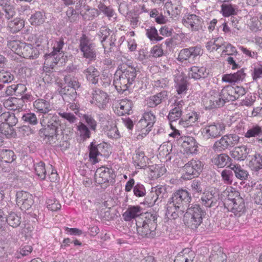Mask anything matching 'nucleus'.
Returning a JSON list of instances; mask_svg holds the SVG:
<instances>
[{
    "label": "nucleus",
    "mask_w": 262,
    "mask_h": 262,
    "mask_svg": "<svg viewBox=\"0 0 262 262\" xmlns=\"http://www.w3.org/2000/svg\"><path fill=\"white\" fill-rule=\"evenodd\" d=\"M135 68L128 67L124 70H118L114 75L113 84L118 93L122 94L128 90L137 76Z\"/></svg>",
    "instance_id": "1"
},
{
    "label": "nucleus",
    "mask_w": 262,
    "mask_h": 262,
    "mask_svg": "<svg viewBox=\"0 0 262 262\" xmlns=\"http://www.w3.org/2000/svg\"><path fill=\"white\" fill-rule=\"evenodd\" d=\"M63 126L58 117L53 115L48 120L47 126L39 130L40 136H45L50 144H53L62 139Z\"/></svg>",
    "instance_id": "2"
},
{
    "label": "nucleus",
    "mask_w": 262,
    "mask_h": 262,
    "mask_svg": "<svg viewBox=\"0 0 262 262\" xmlns=\"http://www.w3.org/2000/svg\"><path fill=\"white\" fill-rule=\"evenodd\" d=\"M224 205L229 211L238 216H240L245 210L244 201L238 191L229 194L225 200Z\"/></svg>",
    "instance_id": "3"
},
{
    "label": "nucleus",
    "mask_w": 262,
    "mask_h": 262,
    "mask_svg": "<svg viewBox=\"0 0 262 262\" xmlns=\"http://www.w3.org/2000/svg\"><path fill=\"white\" fill-rule=\"evenodd\" d=\"M64 45V41L62 38L56 42L54 47L53 51L45 55V70L50 71L53 67H55L59 61L60 58L58 57L57 54L59 53Z\"/></svg>",
    "instance_id": "4"
},
{
    "label": "nucleus",
    "mask_w": 262,
    "mask_h": 262,
    "mask_svg": "<svg viewBox=\"0 0 262 262\" xmlns=\"http://www.w3.org/2000/svg\"><path fill=\"white\" fill-rule=\"evenodd\" d=\"M79 49L84 58L89 59L90 61L96 59L95 45L85 34H83L79 39Z\"/></svg>",
    "instance_id": "5"
},
{
    "label": "nucleus",
    "mask_w": 262,
    "mask_h": 262,
    "mask_svg": "<svg viewBox=\"0 0 262 262\" xmlns=\"http://www.w3.org/2000/svg\"><path fill=\"white\" fill-rule=\"evenodd\" d=\"M203 164L198 160H191L183 167V176L184 179H191L198 177L203 169Z\"/></svg>",
    "instance_id": "6"
},
{
    "label": "nucleus",
    "mask_w": 262,
    "mask_h": 262,
    "mask_svg": "<svg viewBox=\"0 0 262 262\" xmlns=\"http://www.w3.org/2000/svg\"><path fill=\"white\" fill-rule=\"evenodd\" d=\"M225 129L224 124L213 122L205 125L202 129V133L207 139H213L221 136Z\"/></svg>",
    "instance_id": "7"
},
{
    "label": "nucleus",
    "mask_w": 262,
    "mask_h": 262,
    "mask_svg": "<svg viewBox=\"0 0 262 262\" xmlns=\"http://www.w3.org/2000/svg\"><path fill=\"white\" fill-rule=\"evenodd\" d=\"M115 177L116 174L113 169L103 167L97 169L95 174L96 182L99 184L106 183L113 184Z\"/></svg>",
    "instance_id": "8"
},
{
    "label": "nucleus",
    "mask_w": 262,
    "mask_h": 262,
    "mask_svg": "<svg viewBox=\"0 0 262 262\" xmlns=\"http://www.w3.org/2000/svg\"><path fill=\"white\" fill-rule=\"evenodd\" d=\"M183 25L192 31H197L202 28L203 20L201 17L195 14L185 15L182 19Z\"/></svg>",
    "instance_id": "9"
},
{
    "label": "nucleus",
    "mask_w": 262,
    "mask_h": 262,
    "mask_svg": "<svg viewBox=\"0 0 262 262\" xmlns=\"http://www.w3.org/2000/svg\"><path fill=\"white\" fill-rule=\"evenodd\" d=\"M16 197V204L23 211L28 210L33 204L32 195L26 191H18Z\"/></svg>",
    "instance_id": "10"
},
{
    "label": "nucleus",
    "mask_w": 262,
    "mask_h": 262,
    "mask_svg": "<svg viewBox=\"0 0 262 262\" xmlns=\"http://www.w3.org/2000/svg\"><path fill=\"white\" fill-rule=\"evenodd\" d=\"M170 200L185 209L184 206L187 207L191 200V197L187 190L181 189L173 193Z\"/></svg>",
    "instance_id": "11"
},
{
    "label": "nucleus",
    "mask_w": 262,
    "mask_h": 262,
    "mask_svg": "<svg viewBox=\"0 0 262 262\" xmlns=\"http://www.w3.org/2000/svg\"><path fill=\"white\" fill-rule=\"evenodd\" d=\"M203 104L206 109H213L220 107L224 105L220 94L214 91H211L209 96L203 99Z\"/></svg>",
    "instance_id": "12"
},
{
    "label": "nucleus",
    "mask_w": 262,
    "mask_h": 262,
    "mask_svg": "<svg viewBox=\"0 0 262 262\" xmlns=\"http://www.w3.org/2000/svg\"><path fill=\"white\" fill-rule=\"evenodd\" d=\"M108 102L107 94L99 90H95L92 93L91 102L97 105L99 108H104Z\"/></svg>",
    "instance_id": "13"
},
{
    "label": "nucleus",
    "mask_w": 262,
    "mask_h": 262,
    "mask_svg": "<svg viewBox=\"0 0 262 262\" xmlns=\"http://www.w3.org/2000/svg\"><path fill=\"white\" fill-rule=\"evenodd\" d=\"M178 144L185 149L187 152L195 154L197 151V145L195 139L191 137H180L178 140Z\"/></svg>",
    "instance_id": "14"
},
{
    "label": "nucleus",
    "mask_w": 262,
    "mask_h": 262,
    "mask_svg": "<svg viewBox=\"0 0 262 262\" xmlns=\"http://www.w3.org/2000/svg\"><path fill=\"white\" fill-rule=\"evenodd\" d=\"M137 231L142 237L152 238L156 235V230H152L149 225H145L140 219L136 220Z\"/></svg>",
    "instance_id": "15"
},
{
    "label": "nucleus",
    "mask_w": 262,
    "mask_h": 262,
    "mask_svg": "<svg viewBox=\"0 0 262 262\" xmlns=\"http://www.w3.org/2000/svg\"><path fill=\"white\" fill-rule=\"evenodd\" d=\"M184 209L169 199L167 204L166 215L169 219L174 220L183 214Z\"/></svg>",
    "instance_id": "16"
},
{
    "label": "nucleus",
    "mask_w": 262,
    "mask_h": 262,
    "mask_svg": "<svg viewBox=\"0 0 262 262\" xmlns=\"http://www.w3.org/2000/svg\"><path fill=\"white\" fill-rule=\"evenodd\" d=\"M22 48L19 55H21L23 57L29 59L37 58L39 54V49L33 47L31 44L24 43L22 44Z\"/></svg>",
    "instance_id": "17"
},
{
    "label": "nucleus",
    "mask_w": 262,
    "mask_h": 262,
    "mask_svg": "<svg viewBox=\"0 0 262 262\" xmlns=\"http://www.w3.org/2000/svg\"><path fill=\"white\" fill-rule=\"evenodd\" d=\"M219 200V195L212 191H207L204 193L201 197V203L206 207L217 206V202Z\"/></svg>",
    "instance_id": "18"
},
{
    "label": "nucleus",
    "mask_w": 262,
    "mask_h": 262,
    "mask_svg": "<svg viewBox=\"0 0 262 262\" xmlns=\"http://www.w3.org/2000/svg\"><path fill=\"white\" fill-rule=\"evenodd\" d=\"M212 163L218 168H223L231 164V158L226 154L216 155L211 159Z\"/></svg>",
    "instance_id": "19"
},
{
    "label": "nucleus",
    "mask_w": 262,
    "mask_h": 262,
    "mask_svg": "<svg viewBox=\"0 0 262 262\" xmlns=\"http://www.w3.org/2000/svg\"><path fill=\"white\" fill-rule=\"evenodd\" d=\"M59 94L62 96L64 102L69 103L75 101L77 96L76 91L71 88H61L59 91Z\"/></svg>",
    "instance_id": "20"
},
{
    "label": "nucleus",
    "mask_w": 262,
    "mask_h": 262,
    "mask_svg": "<svg viewBox=\"0 0 262 262\" xmlns=\"http://www.w3.org/2000/svg\"><path fill=\"white\" fill-rule=\"evenodd\" d=\"M137 219L142 220V222L146 225H149V227L152 230H156L157 228V215L155 213L151 212H145L142 214Z\"/></svg>",
    "instance_id": "21"
},
{
    "label": "nucleus",
    "mask_w": 262,
    "mask_h": 262,
    "mask_svg": "<svg viewBox=\"0 0 262 262\" xmlns=\"http://www.w3.org/2000/svg\"><path fill=\"white\" fill-rule=\"evenodd\" d=\"M246 76L243 69L238 71L234 74H227L223 75L222 76V81L228 82L233 83L237 82L239 81L243 80Z\"/></svg>",
    "instance_id": "22"
},
{
    "label": "nucleus",
    "mask_w": 262,
    "mask_h": 262,
    "mask_svg": "<svg viewBox=\"0 0 262 262\" xmlns=\"http://www.w3.org/2000/svg\"><path fill=\"white\" fill-rule=\"evenodd\" d=\"M33 105L37 111L42 114H48L52 110L50 103L46 100L38 99L34 102Z\"/></svg>",
    "instance_id": "23"
},
{
    "label": "nucleus",
    "mask_w": 262,
    "mask_h": 262,
    "mask_svg": "<svg viewBox=\"0 0 262 262\" xmlns=\"http://www.w3.org/2000/svg\"><path fill=\"white\" fill-rule=\"evenodd\" d=\"M186 213L191 215V216L198 219L199 223H202L203 217L206 214L199 205H192L191 207H188Z\"/></svg>",
    "instance_id": "24"
},
{
    "label": "nucleus",
    "mask_w": 262,
    "mask_h": 262,
    "mask_svg": "<svg viewBox=\"0 0 262 262\" xmlns=\"http://www.w3.org/2000/svg\"><path fill=\"white\" fill-rule=\"evenodd\" d=\"M141 210V208L139 206H133L128 207L123 214L124 219L126 221H129L136 217L137 219L142 214Z\"/></svg>",
    "instance_id": "25"
},
{
    "label": "nucleus",
    "mask_w": 262,
    "mask_h": 262,
    "mask_svg": "<svg viewBox=\"0 0 262 262\" xmlns=\"http://www.w3.org/2000/svg\"><path fill=\"white\" fill-rule=\"evenodd\" d=\"M24 42H20L15 36H9L7 37V47L14 53L19 55Z\"/></svg>",
    "instance_id": "26"
},
{
    "label": "nucleus",
    "mask_w": 262,
    "mask_h": 262,
    "mask_svg": "<svg viewBox=\"0 0 262 262\" xmlns=\"http://www.w3.org/2000/svg\"><path fill=\"white\" fill-rule=\"evenodd\" d=\"M208 73L206 72V69L203 67H192L189 73V77L195 80L204 78L206 77Z\"/></svg>",
    "instance_id": "27"
},
{
    "label": "nucleus",
    "mask_w": 262,
    "mask_h": 262,
    "mask_svg": "<svg viewBox=\"0 0 262 262\" xmlns=\"http://www.w3.org/2000/svg\"><path fill=\"white\" fill-rule=\"evenodd\" d=\"M103 145L101 144H99L97 145L95 144V143L92 142L91 143L89 148V158L93 163H96L98 162L97 156L100 155V152L99 150L101 148L103 147Z\"/></svg>",
    "instance_id": "28"
},
{
    "label": "nucleus",
    "mask_w": 262,
    "mask_h": 262,
    "mask_svg": "<svg viewBox=\"0 0 262 262\" xmlns=\"http://www.w3.org/2000/svg\"><path fill=\"white\" fill-rule=\"evenodd\" d=\"M80 13L85 20H92L99 14L98 9L91 8L88 5L85 6L84 9L80 11Z\"/></svg>",
    "instance_id": "29"
},
{
    "label": "nucleus",
    "mask_w": 262,
    "mask_h": 262,
    "mask_svg": "<svg viewBox=\"0 0 262 262\" xmlns=\"http://www.w3.org/2000/svg\"><path fill=\"white\" fill-rule=\"evenodd\" d=\"M251 170L257 175L259 169L262 168V156L259 153H256L249 163Z\"/></svg>",
    "instance_id": "30"
},
{
    "label": "nucleus",
    "mask_w": 262,
    "mask_h": 262,
    "mask_svg": "<svg viewBox=\"0 0 262 262\" xmlns=\"http://www.w3.org/2000/svg\"><path fill=\"white\" fill-rule=\"evenodd\" d=\"M249 151L250 149L246 146H241L236 147L232 155L236 160L243 161L247 157Z\"/></svg>",
    "instance_id": "31"
},
{
    "label": "nucleus",
    "mask_w": 262,
    "mask_h": 262,
    "mask_svg": "<svg viewBox=\"0 0 262 262\" xmlns=\"http://www.w3.org/2000/svg\"><path fill=\"white\" fill-rule=\"evenodd\" d=\"M174 81L176 83L175 87L178 94L180 95L185 93L187 90V81L186 78L182 75H179L176 77Z\"/></svg>",
    "instance_id": "32"
},
{
    "label": "nucleus",
    "mask_w": 262,
    "mask_h": 262,
    "mask_svg": "<svg viewBox=\"0 0 262 262\" xmlns=\"http://www.w3.org/2000/svg\"><path fill=\"white\" fill-rule=\"evenodd\" d=\"M230 169L232 170L236 177L241 180H246L248 176V172L244 169L239 165L230 164L229 166Z\"/></svg>",
    "instance_id": "33"
},
{
    "label": "nucleus",
    "mask_w": 262,
    "mask_h": 262,
    "mask_svg": "<svg viewBox=\"0 0 262 262\" xmlns=\"http://www.w3.org/2000/svg\"><path fill=\"white\" fill-rule=\"evenodd\" d=\"M133 106L132 102L127 99L121 100L120 102L118 104V108L119 113V115H124L126 114H130V112L132 111Z\"/></svg>",
    "instance_id": "34"
},
{
    "label": "nucleus",
    "mask_w": 262,
    "mask_h": 262,
    "mask_svg": "<svg viewBox=\"0 0 262 262\" xmlns=\"http://www.w3.org/2000/svg\"><path fill=\"white\" fill-rule=\"evenodd\" d=\"M16 158L14 152L10 149H0V158L2 162L12 163Z\"/></svg>",
    "instance_id": "35"
},
{
    "label": "nucleus",
    "mask_w": 262,
    "mask_h": 262,
    "mask_svg": "<svg viewBox=\"0 0 262 262\" xmlns=\"http://www.w3.org/2000/svg\"><path fill=\"white\" fill-rule=\"evenodd\" d=\"M24 26V23L20 18H16L9 21L7 25L9 31L13 33L19 31Z\"/></svg>",
    "instance_id": "36"
},
{
    "label": "nucleus",
    "mask_w": 262,
    "mask_h": 262,
    "mask_svg": "<svg viewBox=\"0 0 262 262\" xmlns=\"http://www.w3.org/2000/svg\"><path fill=\"white\" fill-rule=\"evenodd\" d=\"M183 222L187 227L193 230L196 229L201 224L198 219L186 213L183 216Z\"/></svg>",
    "instance_id": "37"
},
{
    "label": "nucleus",
    "mask_w": 262,
    "mask_h": 262,
    "mask_svg": "<svg viewBox=\"0 0 262 262\" xmlns=\"http://www.w3.org/2000/svg\"><path fill=\"white\" fill-rule=\"evenodd\" d=\"M0 119L2 120H4L6 123L5 124H8L10 126H15L17 122L18 119L15 116V115L13 113H10V112H5L0 115Z\"/></svg>",
    "instance_id": "38"
},
{
    "label": "nucleus",
    "mask_w": 262,
    "mask_h": 262,
    "mask_svg": "<svg viewBox=\"0 0 262 262\" xmlns=\"http://www.w3.org/2000/svg\"><path fill=\"white\" fill-rule=\"evenodd\" d=\"M116 41V34L115 33H112L111 34L108 40H105L102 43L105 53H109L112 52L113 48L115 47V42Z\"/></svg>",
    "instance_id": "39"
},
{
    "label": "nucleus",
    "mask_w": 262,
    "mask_h": 262,
    "mask_svg": "<svg viewBox=\"0 0 262 262\" xmlns=\"http://www.w3.org/2000/svg\"><path fill=\"white\" fill-rule=\"evenodd\" d=\"M77 131L80 138L85 140L91 137V131L90 128L84 123L79 122L77 126Z\"/></svg>",
    "instance_id": "40"
},
{
    "label": "nucleus",
    "mask_w": 262,
    "mask_h": 262,
    "mask_svg": "<svg viewBox=\"0 0 262 262\" xmlns=\"http://www.w3.org/2000/svg\"><path fill=\"white\" fill-rule=\"evenodd\" d=\"M225 136L222 137L220 140L215 141L212 146L214 151H222L228 148L229 146Z\"/></svg>",
    "instance_id": "41"
},
{
    "label": "nucleus",
    "mask_w": 262,
    "mask_h": 262,
    "mask_svg": "<svg viewBox=\"0 0 262 262\" xmlns=\"http://www.w3.org/2000/svg\"><path fill=\"white\" fill-rule=\"evenodd\" d=\"M172 145L169 143H163L159 148V154L162 157H165L167 160H171L170 153Z\"/></svg>",
    "instance_id": "42"
},
{
    "label": "nucleus",
    "mask_w": 262,
    "mask_h": 262,
    "mask_svg": "<svg viewBox=\"0 0 262 262\" xmlns=\"http://www.w3.org/2000/svg\"><path fill=\"white\" fill-rule=\"evenodd\" d=\"M7 222L9 225L13 228H16L21 223V217L14 212H10L6 217Z\"/></svg>",
    "instance_id": "43"
},
{
    "label": "nucleus",
    "mask_w": 262,
    "mask_h": 262,
    "mask_svg": "<svg viewBox=\"0 0 262 262\" xmlns=\"http://www.w3.org/2000/svg\"><path fill=\"white\" fill-rule=\"evenodd\" d=\"M136 156L134 158V161L137 163V165L140 168L146 166V159L147 158L145 156L144 151L140 148L136 150Z\"/></svg>",
    "instance_id": "44"
},
{
    "label": "nucleus",
    "mask_w": 262,
    "mask_h": 262,
    "mask_svg": "<svg viewBox=\"0 0 262 262\" xmlns=\"http://www.w3.org/2000/svg\"><path fill=\"white\" fill-rule=\"evenodd\" d=\"M262 133L261 127L258 125L253 126L250 128L245 134V137L247 138L251 137H257L258 141H262V139H259V135Z\"/></svg>",
    "instance_id": "45"
},
{
    "label": "nucleus",
    "mask_w": 262,
    "mask_h": 262,
    "mask_svg": "<svg viewBox=\"0 0 262 262\" xmlns=\"http://www.w3.org/2000/svg\"><path fill=\"white\" fill-rule=\"evenodd\" d=\"M45 15L42 12L37 11L32 15L30 21L32 25H40L45 21Z\"/></svg>",
    "instance_id": "46"
},
{
    "label": "nucleus",
    "mask_w": 262,
    "mask_h": 262,
    "mask_svg": "<svg viewBox=\"0 0 262 262\" xmlns=\"http://www.w3.org/2000/svg\"><path fill=\"white\" fill-rule=\"evenodd\" d=\"M182 111L178 110V108H172L169 113L168 119L170 121V125L171 128L173 127V123H176L177 120H179L182 116Z\"/></svg>",
    "instance_id": "47"
},
{
    "label": "nucleus",
    "mask_w": 262,
    "mask_h": 262,
    "mask_svg": "<svg viewBox=\"0 0 262 262\" xmlns=\"http://www.w3.org/2000/svg\"><path fill=\"white\" fill-rule=\"evenodd\" d=\"M221 8L223 15L224 16L227 17L230 15H234L236 13V10L237 9V7L235 5L223 4L221 6Z\"/></svg>",
    "instance_id": "48"
},
{
    "label": "nucleus",
    "mask_w": 262,
    "mask_h": 262,
    "mask_svg": "<svg viewBox=\"0 0 262 262\" xmlns=\"http://www.w3.org/2000/svg\"><path fill=\"white\" fill-rule=\"evenodd\" d=\"M34 170L36 174L41 180H45L46 176L45 164L43 162H39L34 164Z\"/></svg>",
    "instance_id": "49"
},
{
    "label": "nucleus",
    "mask_w": 262,
    "mask_h": 262,
    "mask_svg": "<svg viewBox=\"0 0 262 262\" xmlns=\"http://www.w3.org/2000/svg\"><path fill=\"white\" fill-rule=\"evenodd\" d=\"M146 35L151 41H160L163 37L159 36L158 31L155 27H150L146 30Z\"/></svg>",
    "instance_id": "50"
},
{
    "label": "nucleus",
    "mask_w": 262,
    "mask_h": 262,
    "mask_svg": "<svg viewBox=\"0 0 262 262\" xmlns=\"http://www.w3.org/2000/svg\"><path fill=\"white\" fill-rule=\"evenodd\" d=\"M64 81L67 84L64 87L71 88L76 91L80 86V84L77 78L74 77H71L70 76H66L64 77Z\"/></svg>",
    "instance_id": "51"
},
{
    "label": "nucleus",
    "mask_w": 262,
    "mask_h": 262,
    "mask_svg": "<svg viewBox=\"0 0 262 262\" xmlns=\"http://www.w3.org/2000/svg\"><path fill=\"white\" fill-rule=\"evenodd\" d=\"M191 187L194 193H201L205 188L204 182L202 180H194L191 182Z\"/></svg>",
    "instance_id": "52"
},
{
    "label": "nucleus",
    "mask_w": 262,
    "mask_h": 262,
    "mask_svg": "<svg viewBox=\"0 0 262 262\" xmlns=\"http://www.w3.org/2000/svg\"><path fill=\"white\" fill-rule=\"evenodd\" d=\"M112 32V31L106 26H103L100 28L97 36L101 43L106 40L107 37L111 35Z\"/></svg>",
    "instance_id": "53"
},
{
    "label": "nucleus",
    "mask_w": 262,
    "mask_h": 262,
    "mask_svg": "<svg viewBox=\"0 0 262 262\" xmlns=\"http://www.w3.org/2000/svg\"><path fill=\"white\" fill-rule=\"evenodd\" d=\"M0 130L2 134L6 135L7 138L14 137L16 135V133L13 128V126H10L8 124L3 123V125L0 127Z\"/></svg>",
    "instance_id": "54"
},
{
    "label": "nucleus",
    "mask_w": 262,
    "mask_h": 262,
    "mask_svg": "<svg viewBox=\"0 0 262 262\" xmlns=\"http://www.w3.org/2000/svg\"><path fill=\"white\" fill-rule=\"evenodd\" d=\"M2 8L5 12V16L7 19H10L15 16L16 14L15 8L13 5H11L10 3L3 7Z\"/></svg>",
    "instance_id": "55"
},
{
    "label": "nucleus",
    "mask_w": 262,
    "mask_h": 262,
    "mask_svg": "<svg viewBox=\"0 0 262 262\" xmlns=\"http://www.w3.org/2000/svg\"><path fill=\"white\" fill-rule=\"evenodd\" d=\"M76 10L73 7H69L66 11L67 19L71 23H74L78 20L79 14Z\"/></svg>",
    "instance_id": "56"
},
{
    "label": "nucleus",
    "mask_w": 262,
    "mask_h": 262,
    "mask_svg": "<svg viewBox=\"0 0 262 262\" xmlns=\"http://www.w3.org/2000/svg\"><path fill=\"white\" fill-rule=\"evenodd\" d=\"M14 79V76L10 72L2 71L0 72V82L4 83L11 82Z\"/></svg>",
    "instance_id": "57"
},
{
    "label": "nucleus",
    "mask_w": 262,
    "mask_h": 262,
    "mask_svg": "<svg viewBox=\"0 0 262 262\" xmlns=\"http://www.w3.org/2000/svg\"><path fill=\"white\" fill-rule=\"evenodd\" d=\"M226 255L221 251L214 253L209 256V262H226Z\"/></svg>",
    "instance_id": "58"
},
{
    "label": "nucleus",
    "mask_w": 262,
    "mask_h": 262,
    "mask_svg": "<svg viewBox=\"0 0 262 262\" xmlns=\"http://www.w3.org/2000/svg\"><path fill=\"white\" fill-rule=\"evenodd\" d=\"M232 170L224 169L221 172L222 179L226 184H231L233 177Z\"/></svg>",
    "instance_id": "59"
},
{
    "label": "nucleus",
    "mask_w": 262,
    "mask_h": 262,
    "mask_svg": "<svg viewBox=\"0 0 262 262\" xmlns=\"http://www.w3.org/2000/svg\"><path fill=\"white\" fill-rule=\"evenodd\" d=\"M262 186L260 184L257 186V187L253 190L254 193L253 195V200L254 202L257 204L262 205Z\"/></svg>",
    "instance_id": "60"
},
{
    "label": "nucleus",
    "mask_w": 262,
    "mask_h": 262,
    "mask_svg": "<svg viewBox=\"0 0 262 262\" xmlns=\"http://www.w3.org/2000/svg\"><path fill=\"white\" fill-rule=\"evenodd\" d=\"M22 119L26 122L31 125H35L38 123L36 115L33 113H27L24 114Z\"/></svg>",
    "instance_id": "61"
},
{
    "label": "nucleus",
    "mask_w": 262,
    "mask_h": 262,
    "mask_svg": "<svg viewBox=\"0 0 262 262\" xmlns=\"http://www.w3.org/2000/svg\"><path fill=\"white\" fill-rule=\"evenodd\" d=\"M83 118L85 120V122L89 126V128L94 132L96 131V127L97 123L93 117L89 115H84Z\"/></svg>",
    "instance_id": "62"
},
{
    "label": "nucleus",
    "mask_w": 262,
    "mask_h": 262,
    "mask_svg": "<svg viewBox=\"0 0 262 262\" xmlns=\"http://www.w3.org/2000/svg\"><path fill=\"white\" fill-rule=\"evenodd\" d=\"M134 193L137 197L144 196L146 194V191L143 185L140 183H137L134 187Z\"/></svg>",
    "instance_id": "63"
},
{
    "label": "nucleus",
    "mask_w": 262,
    "mask_h": 262,
    "mask_svg": "<svg viewBox=\"0 0 262 262\" xmlns=\"http://www.w3.org/2000/svg\"><path fill=\"white\" fill-rule=\"evenodd\" d=\"M58 114L71 123H74L77 119V118L71 113L60 111L58 113Z\"/></svg>",
    "instance_id": "64"
}]
</instances>
